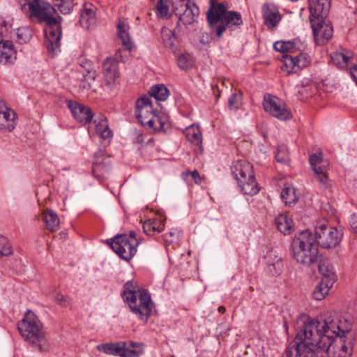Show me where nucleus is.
I'll return each instance as SVG.
<instances>
[{"mask_svg":"<svg viewBox=\"0 0 357 357\" xmlns=\"http://www.w3.org/2000/svg\"><path fill=\"white\" fill-rule=\"evenodd\" d=\"M350 225L355 233L357 234V213H354L351 215Z\"/></svg>","mask_w":357,"mask_h":357,"instance_id":"obj_50","label":"nucleus"},{"mask_svg":"<svg viewBox=\"0 0 357 357\" xmlns=\"http://www.w3.org/2000/svg\"><path fill=\"white\" fill-rule=\"evenodd\" d=\"M231 171L243 194L252 196L259 192L252 165L250 162L238 160L231 166Z\"/></svg>","mask_w":357,"mask_h":357,"instance_id":"obj_8","label":"nucleus"},{"mask_svg":"<svg viewBox=\"0 0 357 357\" xmlns=\"http://www.w3.org/2000/svg\"><path fill=\"white\" fill-rule=\"evenodd\" d=\"M53 2L59 12L63 15L70 13L75 5L74 0H53Z\"/></svg>","mask_w":357,"mask_h":357,"instance_id":"obj_33","label":"nucleus"},{"mask_svg":"<svg viewBox=\"0 0 357 357\" xmlns=\"http://www.w3.org/2000/svg\"><path fill=\"white\" fill-rule=\"evenodd\" d=\"M123 288L122 296L128 303L130 310L137 314L141 320L146 322L151 315L153 307V303L148 291L143 289L136 290L132 281H128Z\"/></svg>","mask_w":357,"mask_h":357,"instance_id":"obj_7","label":"nucleus"},{"mask_svg":"<svg viewBox=\"0 0 357 357\" xmlns=\"http://www.w3.org/2000/svg\"><path fill=\"white\" fill-rule=\"evenodd\" d=\"M110 157L103 150H99L95 153L92 172L95 177L100 178L104 174L108 173L112 168Z\"/></svg>","mask_w":357,"mask_h":357,"instance_id":"obj_16","label":"nucleus"},{"mask_svg":"<svg viewBox=\"0 0 357 357\" xmlns=\"http://www.w3.org/2000/svg\"><path fill=\"white\" fill-rule=\"evenodd\" d=\"M291 251L293 259L303 266H312L319 261V248L308 229L303 231L293 238Z\"/></svg>","mask_w":357,"mask_h":357,"instance_id":"obj_6","label":"nucleus"},{"mask_svg":"<svg viewBox=\"0 0 357 357\" xmlns=\"http://www.w3.org/2000/svg\"><path fill=\"white\" fill-rule=\"evenodd\" d=\"M312 28L314 40L319 45H323L333 34V28L326 17L331 8L330 0H309Z\"/></svg>","mask_w":357,"mask_h":357,"instance_id":"obj_4","label":"nucleus"},{"mask_svg":"<svg viewBox=\"0 0 357 357\" xmlns=\"http://www.w3.org/2000/svg\"><path fill=\"white\" fill-rule=\"evenodd\" d=\"M316 179L321 184H323L325 187L328 188L329 184V179L327 175L324 174H321L315 176Z\"/></svg>","mask_w":357,"mask_h":357,"instance_id":"obj_47","label":"nucleus"},{"mask_svg":"<svg viewBox=\"0 0 357 357\" xmlns=\"http://www.w3.org/2000/svg\"><path fill=\"white\" fill-rule=\"evenodd\" d=\"M130 241L132 242H139L136 238V233L134 231H130L129 236H128Z\"/></svg>","mask_w":357,"mask_h":357,"instance_id":"obj_53","label":"nucleus"},{"mask_svg":"<svg viewBox=\"0 0 357 357\" xmlns=\"http://www.w3.org/2000/svg\"><path fill=\"white\" fill-rule=\"evenodd\" d=\"M22 6L28 5L30 16L35 17L40 22L45 24L44 29L45 40L44 45L49 54L54 56L60 52L62 36L61 22L63 18L58 15L56 18L52 13L56 10L49 3L42 0H20Z\"/></svg>","mask_w":357,"mask_h":357,"instance_id":"obj_2","label":"nucleus"},{"mask_svg":"<svg viewBox=\"0 0 357 357\" xmlns=\"http://www.w3.org/2000/svg\"><path fill=\"white\" fill-rule=\"evenodd\" d=\"M84 68H85V69H86V66H84Z\"/></svg>","mask_w":357,"mask_h":357,"instance_id":"obj_59","label":"nucleus"},{"mask_svg":"<svg viewBox=\"0 0 357 357\" xmlns=\"http://www.w3.org/2000/svg\"><path fill=\"white\" fill-rule=\"evenodd\" d=\"M8 109L6 106L4 102L2 100H0V112H4Z\"/></svg>","mask_w":357,"mask_h":357,"instance_id":"obj_55","label":"nucleus"},{"mask_svg":"<svg viewBox=\"0 0 357 357\" xmlns=\"http://www.w3.org/2000/svg\"><path fill=\"white\" fill-rule=\"evenodd\" d=\"M331 57L333 62L340 68L347 66L349 60V57L342 52H334L331 54Z\"/></svg>","mask_w":357,"mask_h":357,"instance_id":"obj_37","label":"nucleus"},{"mask_svg":"<svg viewBox=\"0 0 357 357\" xmlns=\"http://www.w3.org/2000/svg\"><path fill=\"white\" fill-rule=\"evenodd\" d=\"M86 74L84 72L83 73V88L84 89H90L91 88V82L94 81L96 79V71L91 70L89 68H86Z\"/></svg>","mask_w":357,"mask_h":357,"instance_id":"obj_40","label":"nucleus"},{"mask_svg":"<svg viewBox=\"0 0 357 357\" xmlns=\"http://www.w3.org/2000/svg\"><path fill=\"white\" fill-rule=\"evenodd\" d=\"M118 35L122 41L123 45L127 50H130L132 43L128 33V26L124 23L120 22L117 25Z\"/></svg>","mask_w":357,"mask_h":357,"instance_id":"obj_32","label":"nucleus"},{"mask_svg":"<svg viewBox=\"0 0 357 357\" xmlns=\"http://www.w3.org/2000/svg\"><path fill=\"white\" fill-rule=\"evenodd\" d=\"M274 50L280 52L296 53L305 50L304 42L298 38L288 41H277L273 44Z\"/></svg>","mask_w":357,"mask_h":357,"instance_id":"obj_19","label":"nucleus"},{"mask_svg":"<svg viewBox=\"0 0 357 357\" xmlns=\"http://www.w3.org/2000/svg\"><path fill=\"white\" fill-rule=\"evenodd\" d=\"M314 243L325 249L335 248L340 243L342 234L337 228L319 223L314 228Z\"/></svg>","mask_w":357,"mask_h":357,"instance_id":"obj_10","label":"nucleus"},{"mask_svg":"<svg viewBox=\"0 0 357 357\" xmlns=\"http://www.w3.org/2000/svg\"><path fill=\"white\" fill-rule=\"evenodd\" d=\"M185 135L187 139L192 144L202 146V137L198 126L192 125L188 127L185 130Z\"/></svg>","mask_w":357,"mask_h":357,"instance_id":"obj_27","label":"nucleus"},{"mask_svg":"<svg viewBox=\"0 0 357 357\" xmlns=\"http://www.w3.org/2000/svg\"><path fill=\"white\" fill-rule=\"evenodd\" d=\"M309 162L311 167H312L321 162V158L317 154H312L310 156Z\"/></svg>","mask_w":357,"mask_h":357,"instance_id":"obj_49","label":"nucleus"},{"mask_svg":"<svg viewBox=\"0 0 357 357\" xmlns=\"http://www.w3.org/2000/svg\"><path fill=\"white\" fill-rule=\"evenodd\" d=\"M225 307L224 306H220L218 307V311L221 313V314H223L225 312Z\"/></svg>","mask_w":357,"mask_h":357,"instance_id":"obj_57","label":"nucleus"},{"mask_svg":"<svg viewBox=\"0 0 357 357\" xmlns=\"http://www.w3.org/2000/svg\"><path fill=\"white\" fill-rule=\"evenodd\" d=\"M86 64L87 66H89V67H90V66H91V64H90V63H86Z\"/></svg>","mask_w":357,"mask_h":357,"instance_id":"obj_58","label":"nucleus"},{"mask_svg":"<svg viewBox=\"0 0 357 357\" xmlns=\"http://www.w3.org/2000/svg\"><path fill=\"white\" fill-rule=\"evenodd\" d=\"M135 143L141 144L144 142V137L142 134H137L135 139Z\"/></svg>","mask_w":357,"mask_h":357,"instance_id":"obj_54","label":"nucleus"},{"mask_svg":"<svg viewBox=\"0 0 357 357\" xmlns=\"http://www.w3.org/2000/svg\"><path fill=\"white\" fill-rule=\"evenodd\" d=\"M96 130L100 137L103 139H107L112 137V131L109 129L107 118L99 114L94 119Z\"/></svg>","mask_w":357,"mask_h":357,"instance_id":"obj_22","label":"nucleus"},{"mask_svg":"<svg viewBox=\"0 0 357 357\" xmlns=\"http://www.w3.org/2000/svg\"><path fill=\"white\" fill-rule=\"evenodd\" d=\"M95 16L96 13L93 6L91 4H90L89 6L85 5L80 14V25L84 29H89L90 26L96 22Z\"/></svg>","mask_w":357,"mask_h":357,"instance_id":"obj_24","label":"nucleus"},{"mask_svg":"<svg viewBox=\"0 0 357 357\" xmlns=\"http://www.w3.org/2000/svg\"><path fill=\"white\" fill-rule=\"evenodd\" d=\"M263 107L266 112L280 120H288L291 118V112L287 110L283 103L275 96L270 94L264 96Z\"/></svg>","mask_w":357,"mask_h":357,"instance_id":"obj_13","label":"nucleus"},{"mask_svg":"<svg viewBox=\"0 0 357 357\" xmlns=\"http://www.w3.org/2000/svg\"><path fill=\"white\" fill-rule=\"evenodd\" d=\"M317 264H318L319 272L323 275L321 280L334 283L336 280V275L328 260L324 259L321 255H319V261Z\"/></svg>","mask_w":357,"mask_h":357,"instance_id":"obj_21","label":"nucleus"},{"mask_svg":"<svg viewBox=\"0 0 357 357\" xmlns=\"http://www.w3.org/2000/svg\"><path fill=\"white\" fill-rule=\"evenodd\" d=\"M334 283L321 280L316 286L313 291V297L317 301L323 300L325 296L328 294L329 289L332 287Z\"/></svg>","mask_w":357,"mask_h":357,"instance_id":"obj_29","label":"nucleus"},{"mask_svg":"<svg viewBox=\"0 0 357 357\" xmlns=\"http://www.w3.org/2000/svg\"><path fill=\"white\" fill-rule=\"evenodd\" d=\"M275 224L277 229L284 235L290 234L292 229V220L287 215H279L275 219Z\"/></svg>","mask_w":357,"mask_h":357,"instance_id":"obj_28","label":"nucleus"},{"mask_svg":"<svg viewBox=\"0 0 357 357\" xmlns=\"http://www.w3.org/2000/svg\"><path fill=\"white\" fill-rule=\"evenodd\" d=\"M199 14V7L196 3H192L178 17V22H182L185 25L192 24L195 22V17H197Z\"/></svg>","mask_w":357,"mask_h":357,"instance_id":"obj_26","label":"nucleus"},{"mask_svg":"<svg viewBox=\"0 0 357 357\" xmlns=\"http://www.w3.org/2000/svg\"><path fill=\"white\" fill-rule=\"evenodd\" d=\"M15 114L10 109L4 112H0V129L12 131L15 126Z\"/></svg>","mask_w":357,"mask_h":357,"instance_id":"obj_25","label":"nucleus"},{"mask_svg":"<svg viewBox=\"0 0 357 357\" xmlns=\"http://www.w3.org/2000/svg\"><path fill=\"white\" fill-rule=\"evenodd\" d=\"M301 331H311L310 340L306 347L307 357H345L352 350L353 338L346 336L349 330H341L333 321L311 319L302 315L297 319Z\"/></svg>","mask_w":357,"mask_h":357,"instance_id":"obj_1","label":"nucleus"},{"mask_svg":"<svg viewBox=\"0 0 357 357\" xmlns=\"http://www.w3.org/2000/svg\"><path fill=\"white\" fill-rule=\"evenodd\" d=\"M68 107L77 121L86 124L92 120L93 113L89 107L79 105L73 100L68 101Z\"/></svg>","mask_w":357,"mask_h":357,"instance_id":"obj_18","label":"nucleus"},{"mask_svg":"<svg viewBox=\"0 0 357 357\" xmlns=\"http://www.w3.org/2000/svg\"><path fill=\"white\" fill-rule=\"evenodd\" d=\"M192 3L190 0H173L172 8L175 15L178 17Z\"/></svg>","mask_w":357,"mask_h":357,"instance_id":"obj_35","label":"nucleus"},{"mask_svg":"<svg viewBox=\"0 0 357 357\" xmlns=\"http://www.w3.org/2000/svg\"><path fill=\"white\" fill-rule=\"evenodd\" d=\"M105 86L112 90L116 85L119 76L118 64L115 59L107 58L102 64Z\"/></svg>","mask_w":357,"mask_h":357,"instance_id":"obj_15","label":"nucleus"},{"mask_svg":"<svg viewBox=\"0 0 357 357\" xmlns=\"http://www.w3.org/2000/svg\"><path fill=\"white\" fill-rule=\"evenodd\" d=\"M16 59V52L12 41H0V63H13Z\"/></svg>","mask_w":357,"mask_h":357,"instance_id":"obj_20","label":"nucleus"},{"mask_svg":"<svg viewBox=\"0 0 357 357\" xmlns=\"http://www.w3.org/2000/svg\"><path fill=\"white\" fill-rule=\"evenodd\" d=\"M350 75L357 85V64L350 67Z\"/></svg>","mask_w":357,"mask_h":357,"instance_id":"obj_51","label":"nucleus"},{"mask_svg":"<svg viewBox=\"0 0 357 357\" xmlns=\"http://www.w3.org/2000/svg\"><path fill=\"white\" fill-rule=\"evenodd\" d=\"M169 0H158L155 6L156 15L159 18L167 20L169 18Z\"/></svg>","mask_w":357,"mask_h":357,"instance_id":"obj_34","label":"nucleus"},{"mask_svg":"<svg viewBox=\"0 0 357 357\" xmlns=\"http://www.w3.org/2000/svg\"><path fill=\"white\" fill-rule=\"evenodd\" d=\"M153 226H154V231L157 233H160L163 231L165 227V220L153 218L150 219Z\"/></svg>","mask_w":357,"mask_h":357,"instance_id":"obj_42","label":"nucleus"},{"mask_svg":"<svg viewBox=\"0 0 357 357\" xmlns=\"http://www.w3.org/2000/svg\"><path fill=\"white\" fill-rule=\"evenodd\" d=\"M3 28H6V24L5 22H3L1 24V27H0V38H2L3 36Z\"/></svg>","mask_w":357,"mask_h":357,"instance_id":"obj_56","label":"nucleus"},{"mask_svg":"<svg viewBox=\"0 0 357 357\" xmlns=\"http://www.w3.org/2000/svg\"><path fill=\"white\" fill-rule=\"evenodd\" d=\"M23 31H27V29H23ZM23 31L22 30H20V29H18V33H17V40L20 43H26L27 41H29V38H30V34H25V37L23 38Z\"/></svg>","mask_w":357,"mask_h":357,"instance_id":"obj_48","label":"nucleus"},{"mask_svg":"<svg viewBox=\"0 0 357 357\" xmlns=\"http://www.w3.org/2000/svg\"><path fill=\"white\" fill-rule=\"evenodd\" d=\"M240 103V98L236 93L231 94L229 98L228 106L230 109H237Z\"/></svg>","mask_w":357,"mask_h":357,"instance_id":"obj_43","label":"nucleus"},{"mask_svg":"<svg viewBox=\"0 0 357 357\" xmlns=\"http://www.w3.org/2000/svg\"><path fill=\"white\" fill-rule=\"evenodd\" d=\"M55 301L62 307H67L69 305V301L63 294L58 293L54 296Z\"/></svg>","mask_w":357,"mask_h":357,"instance_id":"obj_45","label":"nucleus"},{"mask_svg":"<svg viewBox=\"0 0 357 357\" xmlns=\"http://www.w3.org/2000/svg\"><path fill=\"white\" fill-rule=\"evenodd\" d=\"M12 253L13 249L8 239L0 234V257L9 256Z\"/></svg>","mask_w":357,"mask_h":357,"instance_id":"obj_36","label":"nucleus"},{"mask_svg":"<svg viewBox=\"0 0 357 357\" xmlns=\"http://www.w3.org/2000/svg\"><path fill=\"white\" fill-rule=\"evenodd\" d=\"M261 11L264 24L270 29H275L281 20L278 8L273 3H266Z\"/></svg>","mask_w":357,"mask_h":357,"instance_id":"obj_17","label":"nucleus"},{"mask_svg":"<svg viewBox=\"0 0 357 357\" xmlns=\"http://www.w3.org/2000/svg\"><path fill=\"white\" fill-rule=\"evenodd\" d=\"M178 66L181 69L188 70L192 66V60L191 56L188 54H181L178 59Z\"/></svg>","mask_w":357,"mask_h":357,"instance_id":"obj_38","label":"nucleus"},{"mask_svg":"<svg viewBox=\"0 0 357 357\" xmlns=\"http://www.w3.org/2000/svg\"><path fill=\"white\" fill-rule=\"evenodd\" d=\"M107 243L120 258L129 261L137 253L139 242H132L126 234L116 235L107 240Z\"/></svg>","mask_w":357,"mask_h":357,"instance_id":"obj_11","label":"nucleus"},{"mask_svg":"<svg viewBox=\"0 0 357 357\" xmlns=\"http://www.w3.org/2000/svg\"><path fill=\"white\" fill-rule=\"evenodd\" d=\"M142 227L146 234L151 236L155 234L154 226L150 219L143 223Z\"/></svg>","mask_w":357,"mask_h":357,"instance_id":"obj_44","label":"nucleus"},{"mask_svg":"<svg viewBox=\"0 0 357 357\" xmlns=\"http://www.w3.org/2000/svg\"><path fill=\"white\" fill-rule=\"evenodd\" d=\"M162 38L165 45L167 47H172L174 43V34L169 29H162Z\"/></svg>","mask_w":357,"mask_h":357,"instance_id":"obj_41","label":"nucleus"},{"mask_svg":"<svg viewBox=\"0 0 357 357\" xmlns=\"http://www.w3.org/2000/svg\"><path fill=\"white\" fill-rule=\"evenodd\" d=\"M206 21L211 33L221 38L224 32L232 31L243 24L241 14L234 10H227V5L217 0H210L206 12Z\"/></svg>","mask_w":357,"mask_h":357,"instance_id":"obj_3","label":"nucleus"},{"mask_svg":"<svg viewBox=\"0 0 357 357\" xmlns=\"http://www.w3.org/2000/svg\"><path fill=\"white\" fill-rule=\"evenodd\" d=\"M312 169L315 174V176L321 174H324L326 172V167H322V166H319L318 165L312 167Z\"/></svg>","mask_w":357,"mask_h":357,"instance_id":"obj_52","label":"nucleus"},{"mask_svg":"<svg viewBox=\"0 0 357 357\" xmlns=\"http://www.w3.org/2000/svg\"><path fill=\"white\" fill-rule=\"evenodd\" d=\"M43 220L47 229L50 231H55L59 227V218L58 215L52 209L47 208L43 212Z\"/></svg>","mask_w":357,"mask_h":357,"instance_id":"obj_23","label":"nucleus"},{"mask_svg":"<svg viewBox=\"0 0 357 357\" xmlns=\"http://www.w3.org/2000/svg\"><path fill=\"white\" fill-rule=\"evenodd\" d=\"M138 344L137 342L132 341L107 342L98 344L97 349L107 355L120 357H137L139 354L134 348Z\"/></svg>","mask_w":357,"mask_h":357,"instance_id":"obj_12","label":"nucleus"},{"mask_svg":"<svg viewBox=\"0 0 357 357\" xmlns=\"http://www.w3.org/2000/svg\"><path fill=\"white\" fill-rule=\"evenodd\" d=\"M275 159L278 162L283 165H287L289 162V157L285 146H279L275 154Z\"/></svg>","mask_w":357,"mask_h":357,"instance_id":"obj_39","label":"nucleus"},{"mask_svg":"<svg viewBox=\"0 0 357 357\" xmlns=\"http://www.w3.org/2000/svg\"><path fill=\"white\" fill-rule=\"evenodd\" d=\"M149 93L156 100L164 101L168 98L169 91L164 84H157L151 87Z\"/></svg>","mask_w":357,"mask_h":357,"instance_id":"obj_31","label":"nucleus"},{"mask_svg":"<svg viewBox=\"0 0 357 357\" xmlns=\"http://www.w3.org/2000/svg\"><path fill=\"white\" fill-rule=\"evenodd\" d=\"M281 197L286 205L292 206L294 205L298 200V195L296 192V190L293 187H285L282 192Z\"/></svg>","mask_w":357,"mask_h":357,"instance_id":"obj_30","label":"nucleus"},{"mask_svg":"<svg viewBox=\"0 0 357 357\" xmlns=\"http://www.w3.org/2000/svg\"><path fill=\"white\" fill-rule=\"evenodd\" d=\"M190 175L193 180L195 181V183H199L201 181L200 176L197 170L195 169L192 172L187 171L185 173H183V176H189Z\"/></svg>","mask_w":357,"mask_h":357,"instance_id":"obj_46","label":"nucleus"},{"mask_svg":"<svg viewBox=\"0 0 357 357\" xmlns=\"http://www.w3.org/2000/svg\"><path fill=\"white\" fill-rule=\"evenodd\" d=\"M18 331L29 345L40 352L50 349L42 322L31 310H27L23 319L17 325Z\"/></svg>","mask_w":357,"mask_h":357,"instance_id":"obj_5","label":"nucleus"},{"mask_svg":"<svg viewBox=\"0 0 357 357\" xmlns=\"http://www.w3.org/2000/svg\"><path fill=\"white\" fill-rule=\"evenodd\" d=\"M282 65L281 70L286 71L287 74L297 73L301 68L307 66L310 63L309 56L303 52L297 55L285 54L282 56Z\"/></svg>","mask_w":357,"mask_h":357,"instance_id":"obj_14","label":"nucleus"},{"mask_svg":"<svg viewBox=\"0 0 357 357\" xmlns=\"http://www.w3.org/2000/svg\"><path fill=\"white\" fill-rule=\"evenodd\" d=\"M135 116L142 125L147 126L149 128L165 132V121L153 108L150 97L144 95L137 100Z\"/></svg>","mask_w":357,"mask_h":357,"instance_id":"obj_9","label":"nucleus"}]
</instances>
